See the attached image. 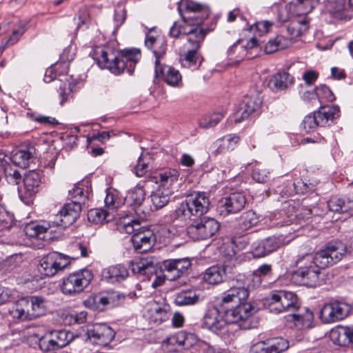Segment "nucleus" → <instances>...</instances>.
Listing matches in <instances>:
<instances>
[{"label":"nucleus","instance_id":"obj_1","mask_svg":"<svg viewBox=\"0 0 353 353\" xmlns=\"http://www.w3.org/2000/svg\"><path fill=\"white\" fill-rule=\"evenodd\" d=\"M250 292L241 286H233L224 292L221 303L209 307L203 317L202 327L221 335L228 331L227 325L241 322L239 327L248 329L245 321L253 314L254 307L248 301Z\"/></svg>","mask_w":353,"mask_h":353},{"label":"nucleus","instance_id":"obj_2","mask_svg":"<svg viewBox=\"0 0 353 353\" xmlns=\"http://www.w3.org/2000/svg\"><path fill=\"white\" fill-rule=\"evenodd\" d=\"M90 56L101 68L108 69L115 75L125 72L132 75L141 59V52L140 49L136 48L117 51L109 46H103L94 48Z\"/></svg>","mask_w":353,"mask_h":353},{"label":"nucleus","instance_id":"obj_3","mask_svg":"<svg viewBox=\"0 0 353 353\" xmlns=\"http://www.w3.org/2000/svg\"><path fill=\"white\" fill-rule=\"evenodd\" d=\"M210 205L208 193L194 192L186 196L185 200L176 206L170 217L172 221H185L188 218L205 216L209 211Z\"/></svg>","mask_w":353,"mask_h":353},{"label":"nucleus","instance_id":"obj_4","mask_svg":"<svg viewBox=\"0 0 353 353\" xmlns=\"http://www.w3.org/2000/svg\"><path fill=\"white\" fill-rule=\"evenodd\" d=\"M295 266L296 270L292 273V281L299 285L315 288L322 283V272L313 263L310 254L298 256Z\"/></svg>","mask_w":353,"mask_h":353},{"label":"nucleus","instance_id":"obj_5","mask_svg":"<svg viewBox=\"0 0 353 353\" xmlns=\"http://www.w3.org/2000/svg\"><path fill=\"white\" fill-rule=\"evenodd\" d=\"M156 182L159 183L158 188L150 194L151 201L156 209L165 206L170 200L174 192L173 185L178 181L179 174L176 170H165L155 176Z\"/></svg>","mask_w":353,"mask_h":353},{"label":"nucleus","instance_id":"obj_6","mask_svg":"<svg viewBox=\"0 0 353 353\" xmlns=\"http://www.w3.org/2000/svg\"><path fill=\"white\" fill-rule=\"evenodd\" d=\"M69 194L75 200L63 205L62 208L54 216L53 223L61 225L65 229L73 224L80 216L81 202L85 200L83 189L75 187L69 191Z\"/></svg>","mask_w":353,"mask_h":353},{"label":"nucleus","instance_id":"obj_7","mask_svg":"<svg viewBox=\"0 0 353 353\" xmlns=\"http://www.w3.org/2000/svg\"><path fill=\"white\" fill-rule=\"evenodd\" d=\"M340 117V108L338 105L320 106L318 110L306 115L301 126L307 133L314 132L317 128L330 126Z\"/></svg>","mask_w":353,"mask_h":353},{"label":"nucleus","instance_id":"obj_8","mask_svg":"<svg viewBox=\"0 0 353 353\" xmlns=\"http://www.w3.org/2000/svg\"><path fill=\"white\" fill-rule=\"evenodd\" d=\"M297 295L291 291L272 290L265 298V307L271 313L279 314L292 311L299 301Z\"/></svg>","mask_w":353,"mask_h":353},{"label":"nucleus","instance_id":"obj_9","mask_svg":"<svg viewBox=\"0 0 353 353\" xmlns=\"http://www.w3.org/2000/svg\"><path fill=\"white\" fill-rule=\"evenodd\" d=\"M139 219H132L125 223L124 229L127 233H133L131 242L134 250L138 253H145L154 245L155 236L152 230L140 227Z\"/></svg>","mask_w":353,"mask_h":353},{"label":"nucleus","instance_id":"obj_10","mask_svg":"<svg viewBox=\"0 0 353 353\" xmlns=\"http://www.w3.org/2000/svg\"><path fill=\"white\" fill-rule=\"evenodd\" d=\"M346 247L341 241L327 243L325 247L314 254H310L314 264L321 270L332 266L340 261L345 253Z\"/></svg>","mask_w":353,"mask_h":353},{"label":"nucleus","instance_id":"obj_11","mask_svg":"<svg viewBox=\"0 0 353 353\" xmlns=\"http://www.w3.org/2000/svg\"><path fill=\"white\" fill-rule=\"evenodd\" d=\"M92 279V272L87 269H82L70 273L62 279L61 292L65 295L76 296L82 292L90 285Z\"/></svg>","mask_w":353,"mask_h":353},{"label":"nucleus","instance_id":"obj_12","mask_svg":"<svg viewBox=\"0 0 353 353\" xmlns=\"http://www.w3.org/2000/svg\"><path fill=\"white\" fill-rule=\"evenodd\" d=\"M283 322L285 327L290 329H309L313 325L314 313L309 307H302L299 301L296 307L283 316Z\"/></svg>","mask_w":353,"mask_h":353},{"label":"nucleus","instance_id":"obj_13","mask_svg":"<svg viewBox=\"0 0 353 353\" xmlns=\"http://www.w3.org/2000/svg\"><path fill=\"white\" fill-rule=\"evenodd\" d=\"M262 102L263 97L259 92L245 96L239 105V110L234 115V123H239L256 118L261 114Z\"/></svg>","mask_w":353,"mask_h":353},{"label":"nucleus","instance_id":"obj_14","mask_svg":"<svg viewBox=\"0 0 353 353\" xmlns=\"http://www.w3.org/2000/svg\"><path fill=\"white\" fill-rule=\"evenodd\" d=\"M42 176L43 172L38 170H30L24 174L23 185L19 188V196L26 205H30L33 203L34 199L40 190Z\"/></svg>","mask_w":353,"mask_h":353},{"label":"nucleus","instance_id":"obj_15","mask_svg":"<svg viewBox=\"0 0 353 353\" xmlns=\"http://www.w3.org/2000/svg\"><path fill=\"white\" fill-rule=\"evenodd\" d=\"M69 264V256L58 252H52L40 260L38 271L41 274L50 277L63 270Z\"/></svg>","mask_w":353,"mask_h":353},{"label":"nucleus","instance_id":"obj_16","mask_svg":"<svg viewBox=\"0 0 353 353\" xmlns=\"http://www.w3.org/2000/svg\"><path fill=\"white\" fill-rule=\"evenodd\" d=\"M246 203L247 199L243 192H234L219 201L216 211L225 217L230 214L239 212L245 208Z\"/></svg>","mask_w":353,"mask_h":353},{"label":"nucleus","instance_id":"obj_17","mask_svg":"<svg viewBox=\"0 0 353 353\" xmlns=\"http://www.w3.org/2000/svg\"><path fill=\"white\" fill-rule=\"evenodd\" d=\"M114 330L105 323H96L88 327L85 336L86 341L95 345L106 346L115 336Z\"/></svg>","mask_w":353,"mask_h":353},{"label":"nucleus","instance_id":"obj_18","mask_svg":"<svg viewBox=\"0 0 353 353\" xmlns=\"http://www.w3.org/2000/svg\"><path fill=\"white\" fill-rule=\"evenodd\" d=\"M189 258H179L165 260L161 265V270L165 272V276L170 281H175L187 275L188 270L191 267Z\"/></svg>","mask_w":353,"mask_h":353},{"label":"nucleus","instance_id":"obj_19","mask_svg":"<svg viewBox=\"0 0 353 353\" xmlns=\"http://www.w3.org/2000/svg\"><path fill=\"white\" fill-rule=\"evenodd\" d=\"M30 221L26 224L23 231L30 238H35L41 240L47 239V234H51L54 226L62 228L61 225L53 223V221Z\"/></svg>","mask_w":353,"mask_h":353},{"label":"nucleus","instance_id":"obj_20","mask_svg":"<svg viewBox=\"0 0 353 353\" xmlns=\"http://www.w3.org/2000/svg\"><path fill=\"white\" fill-rule=\"evenodd\" d=\"M145 46L152 52L155 57L154 72H160L159 69V65H161L160 59L165 55L168 49L166 39L163 37L159 36L154 37L147 34L145 39Z\"/></svg>","mask_w":353,"mask_h":353},{"label":"nucleus","instance_id":"obj_21","mask_svg":"<svg viewBox=\"0 0 353 353\" xmlns=\"http://www.w3.org/2000/svg\"><path fill=\"white\" fill-rule=\"evenodd\" d=\"M216 25V20L214 19L210 23V27H192L184 30L183 33L187 35V40L192 48L199 50L206 35L214 30Z\"/></svg>","mask_w":353,"mask_h":353},{"label":"nucleus","instance_id":"obj_22","mask_svg":"<svg viewBox=\"0 0 353 353\" xmlns=\"http://www.w3.org/2000/svg\"><path fill=\"white\" fill-rule=\"evenodd\" d=\"M182 1L183 0H180L179 2H177V10L181 17L183 19V21L184 22L185 25L188 28L192 27H210V25L207 26L206 24L204 23V21L206 19H208V17L210 16V8H205L204 13H196L193 14L192 16L185 17L181 8Z\"/></svg>","mask_w":353,"mask_h":353},{"label":"nucleus","instance_id":"obj_23","mask_svg":"<svg viewBox=\"0 0 353 353\" xmlns=\"http://www.w3.org/2000/svg\"><path fill=\"white\" fill-rule=\"evenodd\" d=\"M101 274L106 281L114 283L125 280L129 276V272L124 265L117 264L103 269Z\"/></svg>","mask_w":353,"mask_h":353},{"label":"nucleus","instance_id":"obj_24","mask_svg":"<svg viewBox=\"0 0 353 353\" xmlns=\"http://www.w3.org/2000/svg\"><path fill=\"white\" fill-rule=\"evenodd\" d=\"M159 69L162 72H155V76L157 77H161L168 85L172 87L183 85L182 77L178 70L171 66L161 65H159Z\"/></svg>","mask_w":353,"mask_h":353},{"label":"nucleus","instance_id":"obj_25","mask_svg":"<svg viewBox=\"0 0 353 353\" xmlns=\"http://www.w3.org/2000/svg\"><path fill=\"white\" fill-rule=\"evenodd\" d=\"M294 83V77L287 72H279L270 79L268 86L273 92H278L288 88Z\"/></svg>","mask_w":353,"mask_h":353},{"label":"nucleus","instance_id":"obj_26","mask_svg":"<svg viewBox=\"0 0 353 353\" xmlns=\"http://www.w3.org/2000/svg\"><path fill=\"white\" fill-rule=\"evenodd\" d=\"M25 299H28V303L30 304L28 312V315L30 316L29 319L34 320L46 314L47 303L44 298L39 296H31Z\"/></svg>","mask_w":353,"mask_h":353},{"label":"nucleus","instance_id":"obj_27","mask_svg":"<svg viewBox=\"0 0 353 353\" xmlns=\"http://www.w3.org/2000/svg\"><path fill=\"white\" fill-rule=\"evenodd\" d=\"M315 190L316 188L314 183H307L303 181L301 179H298L293 183H290L285 189L281 190V193L286 196H290L294 194L313 192Z\"/></svg>","mask_w":353,"mask_h":353},{"label":"nucleus","instance_id":"obj_28","mask_svg":"<svg viewBox=\"0 0 353 353\" xmlns=\"http://www.w3.org/2000/svg\"><path fill=\"white\" fill-rule=\"evenodd\" d=\"M85 307L93 311L102 312L109 307L106 292L104 293L94 294L83 301Z\"/></svg>","mask_w":353,"mask_h":353},{"label":"nucleus","instance_id":"obj_29","mask_svg":"<svg viewBox=\"0 0 353 353\" xmlns=\"http://www.w3.org/2000/svg\"><path fill=\"white\" fill-rule=\"evenodd\" d=\"M30 304L28 299H21L17 301L11 308L9 309L8 313L12 318L14 321H30L28 315Z\"/></svg>","mask_w":353,"mask_h":353},{"label":"nucleus","instance_id":"obj_30","mask_svg":"<svg viewBox=\"0 0 353 353\" xmlns=\"http://www.w3.org/2000/svg\"><path fill=\"white\" fill-rule=\"evenodd\" d=\"M145 199V192L142 187L136 186L129 190L124 198L125 203L132 206L138 213L139 208L141 206Z\"/></svg>","mask_w":353,"mask_h":353},{"label":"nucleus","instance_id":"obj_31","mask_svg":"<svg viewBox=\"0 0 353 353\" xmlns=\"http://www.w3.org/2000/svg\"><path fill=\"white\" fill-rule=\"evenodd\" d=\"M194 335L181 330L167 338L168 343L176 345L180 350H188L192 345Z\"/></svg>","mask_w":353,"mask_h":353},{"label":"nucleus","instance_id":"obj_32","mask_svg":"<svg viewBox=\"0 0 353 353\" xmlns=\"http://www.w3.org/2000/svg\"><path fill=\"white\" fill-rule=\"evenodd\" d=\"M330 212L334 213H348L353 209V201L338 196H332L327 202Z\"/></svg>","mask_w":353,"mask_h":353},{"label":"nucleus","instance_id":"obj_33","mask_svg":"<svg viewBox=\"0 0 353 353\" xmlns=\"http://www.w3.org/2000/svg\"><path fill=\"white\" fill-rule=\"evenodd\" d=\"M34 151L35 149L33 147L19 149L12 154V161L21 168H26L33 159Z\"/></svg>","mask_w":353,"mask_h":353},{"label":"nucleus","instance_id":"obj_34","mask_svg":"<svg viewBox=\"0 0 353 353\" xmlns=\"http://www.w3.org/2000/svg\"><path fill=\"white\" fill-rule=\"evenodd\" d=\"M199 49L191 48L181 57L180 61L183 67L199 68L203 61Z\"/></svg>","mask_w":353,"mask_h":353},{"label":"nucleus","instance_id":"obj_35","mask_svg":"<svg viewBox=\"0 0 353 353\" xmlns=\"http://www.w3.org/2000/svg\"><path fill=\"white\" fill-rule=\"evenodd\" d=\"M50 335L57 349L66 347L77 337L72 332L68 330H54Z\"/></svg>","mask_w":353,"mask_h":353},{"label":"nucleus","instance_id":"obj_36","mask_svg":"<svg viewBox=\"0 0 353 353\" xmlns=\"http://www.w3.org/2000/svg\"><path fill=\"white\" fill-rule=\"evenodd\" d=\"M153 159L149 152H142L138 157L137 163L134 168V172L139 177L143 176L152 168Z\"/></svg>","mask_w":353,"mask_h":353},{"label":"nucleus","instance_id":"obj_37","mask_svg":"<svg viewBox=\"0 0 353 353\" xmlns=\"http://www.w3.org/2000/svg\"><path fill=\"white\" fill-rule=\"evenodd\" d=\"M223 273L220 265H212L205 271L203 279L209 284L216 285L224 281Z\"/></svg>","mask_w":353,"mask_h":353},{"label":"nucleus","instance_id":"obj_38","mask_svg":"<svg viewBox=\"0 0 353 353\" xmlns=\"http://www.w3.org/2000/svg\"><path fill=\"white\" fill-rule=\"evenodd\" d=\"M202 220L201 232L204 239H207L214 235L220 228L219 223L213 218L209 216L199 217Z\"/></svg>","mask_w":353,"mask_h":353},{"label":"nucleus","instance_id":"obj_39","mask_svg":"<svg viewBox=\"0 0 353 353\" xmlns=\"http://www.w3.org/2000/svg\"><path fill=\"white\" fill-rule=\"evenodd\" d=\"M130 266L134 274L145 275L149 279L157 274V268L151 261H131Z\"/></svg>","mask_w":353,"mask_h":353},{"label":"nucleus","instance_id":"obj_40","mask_svg":"<svg viewBox=\"0 0 353 353\" xmlns=\"http://www.w3.org/2000/svg\"><path fill=\"white\" fill-rule=\"evenodd\" d=\"M150 319L155 323L161 324L168 321L170 318V307L168 304L160 305L156 304L150 310Z\"/></svg>","mask_w":353,"mask_h":353},{"label":"nucleus","instance_id":"obj_41","mask_svg":"<svg viewBox=\"0 0 353 353\" xmlns=\"http://www.w3.org/2000/svg\"><path fill=\"white\" fill-rule=\"evenodd\" d=\"M330 304L333 309L332 313L336 322L347 317L351 310L350 305L343 301L332 300Z\"/></svg>","mask_w":353,"mask_h":353},{"label":"nucleus","instance_id":"obj_42","mask_svg":"<svg viewBox=\"0 0 353 353\" xmlns=\"http://www.w3.org/2000/svg\"><path fill=\"white\" fill-rule=\"evenodd\" d=\"M259 221V217L252 210H248L241 214L237 220L238 226L242 231H246L255 225Z\"/></svg>","mask_w":353,"mask_h":353},{"label":"nucleus","instance_id":"obj_43","mask_svg":"<svg viewBox=\"0 0 353 353\" xmlns=\"http://www.w3.org/2000/svg\"><path fill=\"white\" fill-rule=\"evenodd\" d=\"M199 301V296L191 291H182L175 296L174 303L177 306H188L196 303Z\"/></svg>","mask_w":353,"mask_h":353},{"label":"nucleus","instance_id":"obj_44","mask_svg":"<svg viewBox=\"0 0 353 353\" xmlns=\"http://www.w3.org/2000/svg\"><path fill=\"white\" fill-rule=\"evenodd\" d=\"M190 220V224L186 228V234L193 241L203 240L201 232L202 220L199 218H188Z\"/></svg>","mask_w":353,"mask_h":353},{"label":"nucleus","instance_id":"obj_45","mask_svg":"<svg viewBox=\"0 0 353 353\" xmlns=\"http://www.w3.org/2000/svg\"><path fill=\"white\" fill-rule=\"evenodd\" d=\"M69 52L70 50L64 49L59 61L52 65L58 76L67 74L69 70L70 62L73 59L72 56H68Z\"/></svg>","mask_w":353,"mask_h":353},{"label":"nucleus","instance_id":"obj_46","mask_svg":"<svg viewBox=\"0 0 353 353\" xmlns=\"http://www.w3.org/2000/svg\"><path fill=\"white\" fill-rule=\"evenodd\" d=\"M288 41L282 36H276L270 39L265 45L264 51L266 54H272L278 50H283L288 47Z\"/></svg>","mask_w":353,"mask_h":353},{"label":"nucleus","instance_id":"obj_47","mask_svg":"<svg viewBox=\"0 0 353 353\" xmlns=\"http://www.w3.org/2000/svg\"><path fill=\"white\" fill-rule=\"evenodd\" d=\"M347 326H341L335 329H332L330 332V339L332 342L339 346L348 345L347 341Z\"/></svg>","mask_w":353,"mask_h":353},{"label":"nucleus","instance_id":"obj_48","mask_svg":"<svg viewBox=\"0 0 353 353\" xmlns=\"http://www.w3.org/2000/svg\"><path fill=\"white\" fill-rule=\"evenodd\" d=\"M106 294L108 296L109 307H114L123 304L127 296H129L130 299H132L136 296L135 292H130L126 295L124 293L113 290L107 291Z\"/></svg>","mask_w":353,"mask_h":353},{"label":"nucleus","instance_id":"obj_49","mask_svg":"<svg viewBox=\"0 0 353 353\" xmlns=\"http://www.w3.org/2000/svg\"><path fill=\"white\" fill-rule=\"evenodd\" d=\"M219 141L222 142V144L216 149V152H223L225 150L228 151L233 150L240 141L239 136L236 134H227L219 139Z\"/></svg>","mask_w":353,"mask_h":353},{"label":"nucleus","instance_id":"obj_50","mask_svg":"<svg viewBox=\"0 0 353 353\" xmlns=\"http://www.w3.org/2000/svg\"><path fill=\"white\" fill-rule=\"evenodd\" d=\"M109 216V212L103 208H92L88 212V219L94 224L103 223Z\"/></svg>","mask_w":353,"mask_h":353},{"label":"nucleus","instance_id":"obj_51","mask_svg":"<svg viewBox=\"0 0 353 353\" xmlns=\"http://www.w3.org/2000/svg\"><path fill=\"white\" fill-rule=\"evenodd\" d=\"M268 254L276 251L284 245V237L283 236H272L263 240Z\"/></svg>","mask_w":353,"mask_h":353},{"label":"nucleus","instance_id":"obj_52","mask_svg":"<svg viewBox=\"0 0 353 353\" xmlns=\"http://www.w3.org/2000/svg\"><path fill=\"white\" fill-rule=\"evenodd\" d=\"M316 89L319 99V103L321 104L320 106H322L323 100L327 102H332L335 100L334 94L327 85L322 84L319 86H316Z\"/></svg>","mask_w":353,"mask_h":353},{"label":"nucleus","instance_id":"obj_53","mask_svg":"<svg viewBox=\"0 0 353 353\" xmlns=\"http://www.w3.org/2000/svg\"><path fill=\"white\" fill-rule=\"evenodd\" d=\"M332 311L333 309L331 307L330 302L325 303L319 314V317L321 321L324 323L336 322Z\"/></svg>","mask_w":353,"mask_h":353},{"label":"nucleus","instance_id":"obj_54","mask_svg":"<svg viewBox=\"0 0 353 353\" xmlns=\"http://www.w3.org/2000/svg\"><path fill=\"white\" fill-rule=\"evenodd\" d=\"M185 7L187 12L193 14L204 13L205 8H210L205 5L195 2L192 0H185Z\"/></svg>","mask_w":353,"mask_h":353},{"label":"nucleus","instance_id":"obj_55","mask_svg":"<svg viewBox=\"0 0 353 353\" xmlns=\"http://www.w3.org/2000/svg\"><path fill=\"white\" fill-rule=\"evenodd\" d=\"M272 353H281L289 348V342L283 338L276 339L271 344L269 343Z\"/></svg>","mask_w":353,"mask_h":353},{"label":"nucleus","instance_id":"obj_56","mask_svg":"<svg viewBox=\"0 0 353 353\" xmlns=\"http://www.w3.org/2000/svg\"><path fill=\"white\" fill-rule=\"evenodd\" d=\"M38 345L43 352H50L58 350L56 347L53 338L48 339L43 336L39 339Z\"/></svg>","mask_w":353,"mask_h":353},{"label":"nucleus","instance_id":"obj_57","mask_svg":"<svg viewBox=\"0 0 353 353\" xmlns=\"http://www.w3.org/2000/svg\"><path fill=\"white\" fill-rule=\"evenodd\" d=\"M347 0H327V7L331 12H342L346 7Z\"/></svg>","mask_w":353,"mask_h":353},{"label":"nucleus","instance_id":"obj_58","mask_svg":"<svg viewBox=\"0 0 353 353\" xmlns=\"http://www.w3.org/2000/svg\"><path fill=\"white\" fill-rule=\"evenodd\" d=\"M251 253L254 258H261L268 255L263 240L252 243Z\"/></svg>","mask_w":353,"mask_h":353},{"label":"nucleus","instance_id":"obj_59","mask_svg":"<svg viewBox=\"0 0 353 353\" xmlns=\"http://www.w3.org/2000/svg\"><path fill=\"white\" fill-rule=\"evenodd\" d=\"M272 24V23L268 21H257L250 26V30L258 32L259 35H262L268 32Z\"/></svg>","mask_w":353,"mask_h":353},{"label":"nucleus","instance_id":"obj_60","mask_svg":"<svg viewBox=\"0 0 353 353\" xmlns=\"http://www.w3.org/2000/svg\"><path fill=\"white\" fill-rule=\"evenodd\" d=\"M249 353H272V351L269 343L259 341L251 346Z\"/></svg>","mask_w":353,"mask_h":353},{"label":"nucleus","instance_id":"obj_61","mask_svg":"<svg viewBox=\"0 0 353 353\" xmlns=\"http://www.w3.org/2000/svg\"><path fill=\"white\" fill-rule=\"evenodd\" d=\"M269 172L265 169L255 168L252 171V178L259 183H265L269 180Z\"/></svg>","mask_w":353,"mask_h":353},{"label":"nucleus","instance_id":"obj_62","mask_svg":"<svg viewBox=\"0 0 353 353\" xmlns=\"http://www.w3.org/2000/svg\"><path fill=\"white\" fill-rule=\"evenodd\" d=\"M57 159V154L47 152L44 154V156L41 160V163L44 168H54L56 161Z\"/></svg>","mask_w":353,"mask_h":353},{"label":"nucleus","instance_id":"obj_63","mask_svg":"<svg viewBox=\"0 0 353 353\" xmlns=\"http://www.w3.org/2000/svg\"><path fill=\"white\" fill-rule=\"evenodd\" d=\"M72 92L70 83L67 85L65 83L60 85L58 92L61 97L60 104L62 105L65 101H68L69 95Z\"/></svg>","mask_w":353,"mask_h":353},{"label":"nucleus","instance_id":"obj_64","mask_svg":"<svg viewBox=\"0 0 353 353\" xmlns=\"http://www.w3.org/2000/svg\"><path fill=\"white\" fill-rule=\"evenodd\" d=\"M126 19V10L125 8H118L114 11V21L116 27L119 28Z\"/></svg>","mask_w":353,"mask_h":353}]
</instances>
